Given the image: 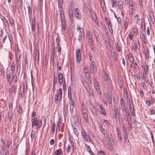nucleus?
Masks as SVG:
<instances>
[{"mask_svg": "<svg viewBox=\"0 0 155 155\" xmlns=\"http://www.w3.org/2000/svg\"><path fill=\"white\" fill-rule=\"evenodd\" d=\"M102 78L104 81L106 82L107 84H110L112 83L110 79L108 74L105 71L102 73Z\"/></svg>", "mask_w": 155, "mask_h": 155, "instance_id": "obj_1", "label": "nucleus"}, {"mask_svg": "<svg viewBox=\"0 0 155 155\" xmlns=\"http://www.w3.org/2000/svg\"><path fill=\"white\" fill-rule=\"evenodd\" d=\"M81 133L83 138L85 141L87 142H90L92 140L90 138L89 136L87 134L85 130L83 128L81 130Z\"/></svg>", "mask_w": 155, "mask_h": 155, "instance_id": "obj_2", "label": "nucleus"}, {"mask_svg": "<svg viewBox=\"0 0 155 155\" xmlns=\"http://www.w3.org/2000/svg\"><path fill=\"white\" fill-rule=\"evenodd\" d=\"M92 8L91 7V6L90 8V15L92 18L93 19V20H94V21H95V22L96 23L97 25H98V23H99L97 19V17L95 15L93 12L92 11Z\"/></svg>", "mask_w": 155, "mask_h": 155, "instance_id": "obj_3", "label": "nucleus"}, {"mask_svg": "<svg viewBox=\"0 0 155 155\" xmlns=\"http://www.w3.org/2000/svg\"><path fill=\"white\" fill-rule=\"evenodd\" d=\"M77 63H79L81 60V55L80 49H78L76 51Z\"/></svg>", "mask_w": 155, "mask_h": 155, "instance_id": "obj_4", "label": "nucleus"}, {"mask_svg": "<svg viewBox=\"0 0 155 155\" xmlns=\"http://www.w3.org/2000/svg\"><path fill=\"white\" fill-rule=\"evenodd\" d=\"M90 72L93 74L94 73L95 68L97 67L95 61H91L90 63Z\"/></svg>", "mask_w": 155, "mask_h": 155, "instance_id": "obj_5", "label": "nucleus"}, {"mask_svg": "<svg viewBox=\"0 0 155 155\" xmlns=\"http://www.w3.org/2000/svg\"><path fill=\"white\" fill-rule=\"evenodd\" d=\"M89 107L92 114L94 115H97V112L94 105H93L91 101L90 102Z\"/></svg>", "mask_w": 155, "mask_h": 155, "instance_id": "obj_6", "label": "nucleus"}, {"mask_svg": "<svg viewBox=\"0 0 155 155\" xmlns=\"http://www.w3.org/2000/svg\"><path fill=\"white\" fill-rule=\"evenodd\" d=\"M75 11L74 12V15L79 20H81V15L78 8L75 9Z\"/></svg>", "mask_w": 155, "mask_h": 155, "instance_id": "obj_7", "label": "nucleus"}, {"mask_svg": "<svg viewBox=\"0 0 155 155\" xmlns=\"http://www.w3.org/2000/svg\"><path fill=\"white\" fill-rule=\"evenodd\" d=\"M94 86L97 92L99 94H101V92L100 90L98 83L97 82H94Z\"/></svg>", "mask_w": 155, "mask_h": 155, "instance_id": "obj_8", "label": "nucleus"}, {"mask_svg": "<svg viewBox=\"0 0 155 155\" xmlns=\"http://www.w3.org/2000/svg\"><path fill=\"white\" fill-rule=\"evenodd\" d=\"M114 111L115 112L114 117L117 120H118L120 117L119 110L118 108L116 107L114 109Z\"/></svg>", "mask_w": 155, "mask_h": 155, "instance_id": "obj_9", "label": "nucleus"}, {"mask_svg": "<svg viewBox=\"0 0 155 155\" xmlns=\"http://www.w3.org/2000/svg\"><path fill=\"white\" fill-rule=\"evenodd\" d=\"M62 26L61 27L65 31L66 30V24L65 20V17H61Z\"/></svg>", "mask_w": 155, "mask_h": 155, "instance_id": "obj_10", "label": "nucleus"}, {"mask_svg": "<svg viewBox=\"0 0 155 155\" xmlns=\"http://www.w3.org/2000/svg\"><path fill=\"white\" fill-rule=\"evenodd\" d=\"M28 13L29 15V20L30 22L31 21L32 17V8L30 7V5H29L28 7Z\"/></svg>", "mask_w": 155, "mask_h": 155, "instance_id": "obj_11", "label": "nucleus"}, {"mask_svg": "<svg viewBox=\"0 0 155 155\" xmlns=\"http://www.w3.org/2000/svg\"><path fill=\"white\" fill-rule=\"evenodd\" d=\"M73 119L74 121V124L76 126H78V117L77 115H75L73 117Z\"/></svg>", "mask_w": 155, "mask_h": 155, "instance_id": "obj_12", "label": "nucleus"}, {"mask_svg": "<svg viewBox=\"0 0 155 155\" xmlns=\"http://www.w3.org/2000/svg\"><path fill=\"white\" fill-rule=\"evenodd\" d=\"M146 36L143 33L141 32L140 33V38L141 40L145 44H147V40L146 38Z\"/></svg>", "mask_w": 155, "mask_h": 155, "instance_id": "obj_13", "label": "nucleus"}, {"mask_svg": "<svg viewBox=\"0 0 155 155\" xmlns=\"http://www.w3.org/2000/svg\"><path fill=\"white\" fill-rule=\"evenodd\" d=\"M123 115H124V119L127 121V120L128 119L131 118V115H130V112L129 111H128V112L125 113Z\"/></svg>", "mask_w": 155, "mask_h": 155, "instance_id": "obj_14", "label": "nucleus"}, {"mask_svg": "<svg viewBox=\"0 0 155 155\" xmlns=\"http://www.w3.org/2000/svg\"><path fill=\"white\" fill-rule=\"evenodd\" d=\"M123 129L124 133V136L126 142H127V139L128 137V135L127 134L126 129L124 126L123 127Z\"/></svg>", "mask_w": 155, "mask_h": 155, "instance_id": "obj_15", "label": "nucleus"}, {"mask_svg": "<svg viewBox=\"0 0 155 155\" xmlns=\"http://www.w3.org/2000/svg\"><path fill=\"white\" fill-rule=\"evenodd\" d=\"M144 54L147 59H149V51L148 48L144 49Z\"/></svg>", "mask_w": 155, "mask_h": 155, "instance_id": "obj_16", "label": "nucleus"}, {"mask_svg": "<svg viewBox=\"0 0 155 155\" xmlns=\"http://www.w3.org/2000/svg\"><path fill=\"white\" fill-rule=\"evenodd\" d=\"M33 120L32 123V127H34L35 126H38V120L37 118L32 120Z\"/></svg>", "mask_w": 155, "mask_h": 155, "instance_id": "obj_17", "label": "nucleus"}, {"mask_svg": "<svg viewBox=\"0 0 155 155\" xmlns=\"http://www.w3.org/2000/svg\"><path fill=\"white\" fill-rule=\"evenodd\" d=\"M100 108L101 109V111H99L100 113L104 115H106V110L103 107V106L102 105H100Z\"/></svg>", "mask_w": 155, "mask_h": 155, "instance_id": "obj_18", "label": "nucleus"}, {"mask_svg": "<svg viewBox=\"0 0 155 155\" xmlns=\"http://www.w3.org/2000/svg\"><path fill=\"white\" fill-rule=\"evenodd\" d=\"M6 76L7 81L8 82L9 84L10 85L12 84V80L11 78L10 74L7 72Z\"/></svg>", "mask_w": 155, "mask_h": 155, "instance_id": "obj_19", "label": "nucleus"}, {"mask_svg": "<svg viewBox=\"0 0 155 155\" xmlns=\"http://www.w3.org/2000/svg\"><path fill=\"white\" fill-rule=\"evenodd\" d=\"M100 130H101V132L103 133L104 136L106 138L108 137V136L107 134H105L106 131L105 129L102 127V125H101L100 126Z\"/></svg>", "mask_w": 155, "mask_h": 155, "instance_id": "obj_20", "label": "nucleus"}, {"mask_svg": "<svg viewBox=\"0 0 155 155\" xmlns=\"http://www.w3.org/2000/svg\"><path fill=\"white\" fill-rule=\"evenodd\" d=\"M82 83L85 89L90 87L88 84L87 83L85 80H82Z\"/></svg>", "mask_w": 155, "mask_h": 155, "instance_id": "obj_21", "label": "nucleus"}, {"mask_svg": "<svg viewBox=\"0 0 155 155\" xmlns=\"http://www.w3.org/2000/svg\"><path fill=\"white\" fill-rule=\"evenodd\" d=\"M128 103L129 110H130V109H132V108H134V106L132 100H130V99L129 100Z\"/></svg>", "mask_w": 155, "mask_h": 155, "instance_id": "obj_22", "label": "nucleus"}, {"mask_svg": "<svg viewBox=\"0 0 155 155\" xmlns=\"http://www.w3.org/2000/svg\"><path fill=\"white\" fill-rule=\"evenodd\" d=\"M85 147H87V150L88 151L89 153L91 155H93V153L91 150L90 147L87 144H85Z\"/></svg>", "mask_w": 155, "mask_h": 155, "instance_id": "obj_23", "label": "nucleus"}, {"mask_svg": "<svg viewBox=\"0 0 155 155\" xmlns=\"http://www.w3.org/2000/svg\"><path fill=\"white\" fill-rule=\"evenodd\" d=\"M129 18L126 17L124 23V26L125 28L126 29L128 27L129 22Z\"/></svg>", "mask_w": 155, "mask_h": 155, "instance_id": "obj_24", "label": "nucleus"}, {"mask_svg": "<svg viewBox=\"0 0 155 155\" xmlns=\"http://www.w3.org/2000/svg\"><path fill=\"white\" fill-rule=\"evenodd\" d=\"M39 51L37 49L35 51V60L39 61Z\"/></svg>", "mask_w": 155, "mask_h": 155, "instance_id": "obj_25", "label": "nucleus"}, {"mask_svg": "<svg viewBox=\"0 0 155 155\" xmlns=\"http://www.w3.org/2000/svg\"><path fill=\"white\" fill-rule=\"evenodd\" d=\"M106 98L109 102V103L110 104H112V96L111 95H110V94H108L107 95Z\"/></svg>", "mask_w": 155, "mask_h": 155, "instance_id": "obj_26", "label": "nucleus"}, {"mask_svg": "<svg viewBox=\"0 0 155 155\" xmlns=\"http://www.w3.org/2000/svg\"><path fill=\"white\" fill-rule=\"evenodd\" d=\"M70 10H71V12H73L74 10V2L73 1H72L70 4L69 6Z\"/></svg>", "mask_w": 155, "mask_h": 155, "instance_id": "obj_27", "label": "nucleus"}, {"mask_svg": "<svg viewBox=\"0 0 155 155\" xmlns=\"http://www.w3.org/2000/svg\"><path fill=\"white\" fill-rule=\"evenodd\" d=\"M87 38L88 39V41L89 44H91L93 43V40L91 37V36L90 35H87Z\"/></svg>", "mask_w": 155, "mask_h": 155, "instance_id": "obj_28", "label": "nucleus"}, {"mask_svg": "<svg viewBox=\"0 0 155 155\" xmlns=\"http://www.w3.org/2000/svg\"><path fill=\"white\" fill-rule=\"evenodd\" d=\"M36 22H32L31 23V30L33 32H34L35 30Z\"/></svg>", "mask_w": 155, "mask_h": 155, "instance_id": "obj_29", "label": "nucleus"}, {"mask_svg": "<svg viewBox=\"0 0 155 155\" xmlns=\"http://www.w3.org/2000/svg\"><path fill=\"white\" fill-rule=\"evenodd\" d=\"M94 35H95V37L96 38L97 40L98 41H99V40L100 41V39L99 38H98L99 37V35L97 32L95 30L94 31Z\"/></svg>", "mask_w": 155, "mask_h": 155, "instance_id": "obj_30", "label": "nucleus"}, {"mask_svg": "<svg viewBox=\"0 0 155 155\" xmlns=\"http://www.w3.org/2000/svg\"><path fill=\"white\" fill-rule=\"evenodd\" d=\"M13 114L12 112H9L8 113V118L9 120L11 121L12 119Z\"/></svg>", "mask_w": 155, "mask_h": 155, "instance_id": "obj_31", "label": "nucleus"}, {"mask_svg": "<svg viewBox=\"0 0 155 155\" xmlns=\"http://www.w3.org/2000/svg\"><path fill=\"white\" fill-rule=\"evenodd\" d=\"M85 76L87 77V80L90 81L91 83V78L89 72L85 73Z\"/></svg>", "mask_w": 155, "mask_h": 155, "instance_id": "obj_32", "label": "nucleus"}, {"mask_svg": "<svg viewBox=\"0 0 155 155\" xmlns=\"http://www.w3.org/2000/svg\"><path fill=\"white\" fill-rule=\"evenodd\" d=\"M62 153V151L60 149L56 150L54 153L56 155H59L61 154Z\"/></svg>", "mask_w": 155, "mask_h": 155, "instance_id": "obj_33", "label": "nucleus"}, {"mask_svg": "<svg viewBox=\"0 0 155 155\" xmlns=\"http://www.w3.org/2000/svg\"><path fill=\"white\" fill-rule=\"evenodd\" d=\"M134 19L135 20L136 23H137L138 22L140 21V20L139 16L138 14L136 15L134 17Z\"/></svg>", "mask_w": 155, "mask_h": 155, "instance_id": "obj_34", "label": "nucleus"}, {"mask_svg": "<svg viewBox=\"0 0 155 155\" xmlns=\"http://www.w3.org/2000/svg\"><path fill=\"white\" fill-rule=\"evenodd\" d=\"M83 117L87 122H88V114H83Z\"/></svg>", "mask_w": 155, "mask_h": 155, "instance_id": "obj_35", "label": "nucleus"}, {"mask_svg": "<svg viewBox=\"0 0 155 155\" xmlns=\"http://www.w3.org/2000/svg\"><path fill=\"white\" fill-rule=\"evenodd\" d=\"M129 59L130 61L132 63H133L134 61V59L132 55H130V56H129Z\"/></svg>", "mask_w": 155, "mask_h": 155, "instance_id": "obj_36", "label": "nucleus"}, {"mask_svg": "<svg viewBox=\"0 0 155 155\" xmlns=\"http://www.w3.org/2000/svg\"><path fill=\"white\" fill-rule=\"evenodd\" d=\"M35 134V132L33 130H32L31 133V139H33L34 138Z\"/></svg>", "mask_w": 155, "mask_h": 155, "instance_id": "obj_37", "label": "nucleus"}, {"mask_svg": "<svg viewBox=\"0 0 155 155\" xmlns=\"http://www.w3.org/2000/svg\"><path fill=\"white\" fill-rule=\"evenodd\" d=\"M130 113L131 114H132V115L133 116H135V109L134 108H132V109H131L130 110Z\"/></svg>", "mask_w": 155, "mask_h": 155, "instance_id": "obj_38", "label": "nucleus"}, {"mask_svg": "<svg viewBox=\"0 0 155 155\" xmlns=\"http://www.w3.org/2000/svg\"><path fill=\"white\" fill-rule=\"evenodd\" d=\"M60 17H65L63 8L61 9Z\"/></svg>", "mask_w": 155, "mask_h": 155, "instance_id": "obj_39", "label": "nucleus"}, {"mask_svg": "<svg viewBox=\"0 0 155 155\" xmlns=\"http://www.w3.org/2000/svg\"><path fill=\"white\" fill-rule=\"evenodd\" d=\"M12 79L13 80H15V82L16 83L17 81V77L16 76V74H12Z\"/></svg>", "mask_w": 155, "mask_h": 155, "instance_id": "obj_40", "label": "nucleus"}, {"mask_svg": "<svg viewBox=\"0 0 155 155\" xmlns=\"http://www.w3.org/2000/svg\"><path fill=\"white\" fill-rule=\"evenodd\" d=\"M108 140L110 142V144L111 146L114 144V140L113 139H111L109 137Z\"/></svg>", "mask_w": 155, "mask_h": 155, "instance_id": "obj_41", "label": "nucleus"}, {"mask_svg": "<svg viewBox=\"0 0 155 155\" xmlns=\"http://www.w3.org/2000/svg\"><path fill=\"white\" fill-rule=\"evenodd\" d=\"M73 12H71V13H70L69 15V17L70 18V19L71 21V22L72 23L73 22Z\"/></svg>", "mask_w": 155, "mask_h": 155, "instance_id": "obj_42", "label": "nucleus"}, {"mask_svg": "<svg viewBox=\"0 0 155 155\" xmlns=\"http://www.w3.org/2000/svg\"><path fill=\"white\" fill-rule=\"evenodd\" d=\"M116 47L117 50L119 52L120 51V45L119 44L117 43L116 46Z\"/></svg>", "mask_w": 155, "mask_h": 155, "instance_id": "obj_43", "label": "nucleus"}, {"mask_svg": "<svg viewBox=\"0 0 155 155\" xmlns=\"http://www.w3.org/2000/svg\"><path fill=\"white\" fill-rule=\"evenodd\" d=\"M16 86H15L14 85H12V92L13 93L15 94L16 90Z\"/></svg>", "mask_w": 155, "mask_h": 155, "instance_id": "obj_44", "label": "nucleus"}, {"mask_svg": "<svg viewBox=\"0 0 155 155\" xmlns=\"http://www.w3.org/2000/svg\"><path fill=\"white\" fill-rule=\"evenodd\" d=\"M21 69V65L19 64L17 66V72H18V74H19L20 72Z\"/></svg>", "mask_w": 155, "mask_h": 155, "instance_id": "obj_45", "label": "nucleus"}, {"mask_svg": "<svg viewBox=\"0 0 155 155\" xmlns=\"http://www.w3.org/2000/svg\"><path fill=\"white\" fill-rule=\"evenodd\" d=\"M64 61H59L57 63V67H62V66Z\"/></svg>", "mask_w": 155, "mask_h": 155, "instance_id": "obj_46", "label": "nucleus"}, {"mask_svg": "<svg viewBox=\"0 0 155 155\" xmlns=\"http://www.w3.org/2000/svg\"><path fill=\"white\" fill-rule=\"evenodd\" d=\"M58 94L59 96H62V91L61 88H60L58 91Z\"/></svg>", "mask_w": 155, "mask_h": 155, "instance_id": "obj_47", "label": "nucleus"}, {"mask_svg": "<svg viewBox=\"0 0 155 155\" xmlns=\"http://www.w3.org/2000/svg\"><path fill=\"white\" fill-rule=\"evenodd\" d=\"M54 100H55V102L56 103H58V94H55V95L54 96Z\"/></svg>", "mask_w": 155, "mask_h": 155, "instance_id": "obj_48", "label": "nucleus"}, {"mask_svg": "<svg viewBox=\"0 0 155 155\" xmlns=\"http://www.w3.org/2000/svg\"><path fill=\"white\" fill-rule=\"evenodd\" d=\"M81 112L82 114H85L87 113V110L85 108H83L82 109Z\"/></svg>", "mask_w": 155, "mask_h": 155, "instance_id": "obj_49", "label": "nucleus"}, {"mask_svg": "<svg viewBox=\"0 0 155 155\" xmlns=\"http://www.w3.org/2000/svg\"><path fill=\"white\" fill-rule=\"evenodd\" d=\"M68 97L70 99V100H72V95L71 94V91L68 92Z\"/></svg>", "mask_w": 155, "mask_h": 155, "instance_id": "obj_50", "label": "nucleus"}, {"mask_svg": "<svg viewBox=\"0 0 155 155\" xmlns=\"http://www.w3.org/2000/svg\"><path fill=\"white\" fill-rule=\"evenodd\" d=\"M43 2H38L39 8H40L41 10L42 9V7H43Z\"/></svg>", "mask_w": 155, "mask_h": 155, "instance_id": "obj_51", "label": "nucleus"}, {"mask_svg": "<svg viewBox=\"0 0 155 155\" xmlns=\"http://www.w3.org/2000/svg\"><path fill=\"white\" fill-rule=\"evenodd\" d=\"M100 1V4L101 5V8H102V9L103 10V9H104V6H103V5H102V2H103L104 6H105V2H104V0H101V1Z\"/></svg>", "mask_w": 155, "mask_h": 155, "instance_id": "obj_52", "label": "nucleus"}, {"mask_svg": "<svg viewBox=\"0 0 155 155\" xmlns=\"http://www.w3.org/2000/svg\"><path fill=\"white\" fill-rule=\"evenodd\" d=\"M150 18L151 22L152 23V24H154L155 22V21L154 19V15H153V17H151V16H150Z\"/></svg>", "mask_w": 155, "mask_h": 155, "instance_id": "obj_53", "label": "nucleus"}, {"mask_svg": "<svg viewBox=\"0 0 155 155\" xmlns=\"http://www.w3.org/2000/svg\"><path fill=\"white\" fill-rule=\"evenodd\" d=\"M11 71L12 73H13L15 72V65L13 64V65H11Z\"/></svg>", "mask_w": 155, "mask_h": 155, "instance_id": "obj_54", "label": "nucleus"}, {"mask_svg": "<svg viewBox=\"0 0 155 155\" xmlns=\"http://www.w3.org/2000/svg\"><path fill=\"white\" fill-rule=\"evenodd\" d=\"M155 113V107H154L150 110V115H153Z\"/></svg>", "mask_w": 155, "mask_h": 155, "instance_id": "obj_55", "label": "nucleus"}, {"mask_svg": "<svg viewBox=\"0 0 155 155\" xmlns=\"http://www.w3.org/2000/svg\"><path fill=\"white\" fill-rule=\"evenodd\" d=\"M105 20L106 22V23L107 25H108L109 24H110V23L107 17L105 18Z\"/></svg>", "mask_w": 155, "mask_h": 155, "instance_id": "obj_56", "label": "nucleus"}, {"mask_svg": "<svg viewBox=\"0 0 155 155\" xmlns=\"http://www.w3.org/2000/svg\"><path fill=\"white\" fill-rule=\"evenodd\" d=\"M58 81H60V79L63 78V75L61 73H60L58 74Z\"/></svg>", "mask_w": 155, "mask_h": 155, "instance_id": "obj_57", "label": "nucleus"}, {"mask_svg": "<svg viewBox=\"0 0 155 155\" xmlns=\"http://www.w3.org/2000/svg\"><path fill=\"white\" fill-rule=\"evenodd\" d=\"M51 58L52 62V64H54V54H51Z\"/></svg>", "mask_w": 155, "mask_h": 155, "instance_id": "obj_58", "label": "nucleus"}, {"mask_svg": "<svg viewBox=\"0 0 155 155\" xmlns=\"http://www.w3.org/2000/svg\"><path fill=\"white\" fill-rule=\"evenodd\" d=\"M17 111L19 114H21L22 113V108L20 107H18V109L17 110Z\"/></svg>", "mask_w": 155, "mask_h": 155, "instance_id": "obj_59", "label": "nucleus"}, {"mask_svg": "<svg viewBox=\"0 0 155 155\" xmlns=\"http://www.w3.org/2000/svg\"><path fill=\"white\" fill-rule=\"evenodd\" d=\"M131 1V2L130 1V2H129V5L130 6V8L131 9H133V8H134V5L133 4V2H132V0Z\"/></svg>", "mask_w": 155, "mask_h": 155, "instance_id": "obj_60", "label": "nucleus"}, {"mask_svg": "<svg viewBox=\"0 0 155 155\" xmlns=\"http://www.w3.org/2000/svg\"><path fill=\"white\" fill-rule=\"evenodd\" d=\"M98 155H106L105 153L102 150L100 151L98 153Z\"/></svg>", "mask_w": 155, "mask_h": 155, "instance_id": "obj_61", "label": "nucleus"}, {"mask_svg": "<svg viewBox=\"0 0 155 155\" xmlns=\"http://www.w3.org/2000/svg\"><path fill=\"white\" fill-rule=\"evenodd\" d=\"M89 96H90V95H91V96L93 97H94L95 95L94 94V93L93 90L91 91L89 93Z\"/></svg>", "mask_w": 155, "mask_h": 155, "instance_id": "obj_62", "label": "nucleus"}, {"mask_svg": "<svg viewBox=\"0 0 155 155\" xmlns=\"http://www.w3.org/2000/svg\"><path fill=\"white\" fill-rule=\"evenodd\" d=\"M71 102H70V106H74L75 103H74V101H73V100H70Z\"/></svg>", "mask_w": 155, "mask_h": 155, "instance_id": "obj_63", "label": "nucleus"}, {"mask_svg": "<svg viewBox=\"0 0 155 155\" xmlns=\"http://www.w3.org/2000/svg\"><path fill=\"white\" fill-rule=\"evenodd\" d=\"M20 56L19 55H17L16 57V60L17 63L19 62L20 59Z\"/></svg>", "mask_w": 155, "mask_h": 155, "instance_id": "obj_64", "label": "nucleus"}]
</instances>
